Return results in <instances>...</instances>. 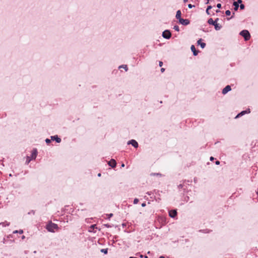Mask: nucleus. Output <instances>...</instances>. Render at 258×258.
I'll return each instance as SVG.
<instances>
[{
    "label": "nucleus",
    "instance_id": "1",
    "mask_svg": "<svg viewBox=\"0 0 258 258\" xmlns=\"http://www.w3.org/2000/svg\"><path fill=\"white\" fill-rule=\"evenodd\" d=\"M208 23L209 25H211L214 26V27H215V29L216 30H217V31H218V30H220L221 29V28H222L221 25H220L218 23H216V22H214L212 18H210L208 20Z\"/></svg>",
    "mask_w": 258,
    "mask_h": 258
},
{
    "label": "nucleus",
    "instance_id": "2",
    "mask_svg": "<svg viewBox=\"0 0 258 258\" xmlns=\"http://www.w3.org/2000/svg\"><path fill=\"white\" fill-rule=\"evenodd\" d=\"M239 34L242 36L245 41L248 40L250 38V34L249 31L247 30H242Z\"/></svg>",
    "mask_w": 258,
    "mask_h": 258
},
{
    "label": "nucleus",
    "instance_id": "3",
    "mask_svg": "<svg viewBox=\"0 0 258 258\" xmlns=\"http://www.w3.org/2000/svg\"><path fill=\"white\" fill-rule=\"evenodd\" d=\"M162 37L166 39H169L171 37V33L169 30H165L162 32Z\"/></svg>",
    "mask_w": 258,
    "mask_h": 258
},
{
    "label": "nucleus",
    "instance_id": "4",
    "mask_svg": "<svg viewBox=\"0 0 258 258\" xmlns=\"http://www.w3.org/2000/svg\"><path fill=\"white\" fill-rule=\"evenodd\" d=\"M178 23L182 25L186 26L190 23V21L188 19L181 18L178 20Z\"/></svg>",
    "mask_w": 258,
    "mask_h": 258
},
{
    "label": "nucleus",
    "instance_id": "5",
    "mask_svg": "<svg viewBox=\"0 0 258 258\" xmlns=\"http://www.w3.org/2000/svg\"><path fill=\"white\" fill-rule=\"evenodd\" d=\"M100 229L98 228V227H88V231L90 233H95L97 231H100Z\"/></svg>",
    "mask_w": 258,
    "mask_h": 258
},
{
    "label": "nucleus",
    "instance_id": "6",
    "mask_svg": "<svg viewBox=\"0 0 258 258\" xmlns=\"http://www.w3.org/2000/svg\"><path fill=\"white\" fill-rule=\"evenodd\" d=\"M59 228V227H46L48 232L53 233L58 231Z\"/></svg>",
    "mask_w": 258,
    "mask_h": 258
},
{
    "label": "nucleus",
    "instance_id": "7",
    "mask_svg": "<svg viewBox=\"0 0 258 258\" xmlns=\"http://www.w3.org/2000/svg\"><path fill=\"white\" fill-rule=\"evenodd\" d=\"M250 109H248L245 110H243L241 111L240 113H239L235 117V118H238L239 117L242 116V115H244L245 114L250 113Z\"/></svg>",
    "mask_w": 258,
    "mask_h": 258
},
{
    "label": "nucleus",
    "instance_id": "8",
    "mask_svg": "<svg viewBox=\"0 0 258 258\" xmlns=\"http://www.w3.org/2000/svg\"><path fill=\"white\" fill-rule=\"evenodd\" d=\"M169 215L171 218H175L177 215V210L176 209L170 210L169 211Z\"/></svg>",
    "mask_w": 258,
    "mask_h": 258
},
{
    "label": "nucleus",
    "instance_id": "9",
    "mask_svg": "<svg viewBox=\"0 0 258 258\" xmlns=\"http://www.w3.org/2000/svg\"><path fill=\"white\" fill-rule=\"evenodd\" d=\"M231 90V88L230 85H227L223 90H222V94H226L229 91Z\"/></svg>",
    "mask_w": 258,
    "mask_h": 258
},
{
    "label": "nucleus",
    "instance_id": "10",
    "mask_svg": "<svg viewBox=\"0 0 258 258\" xmlns=\"http://www.w3.org/2000/svg\"><path fill=\"white\" fill-rule=\"evenodd\" d=\"M108 164L112 168H114L116 166V162L114 159H111L108 161Z\"/></svg>",
    "mask_w": 258,
    "mask_h": 258
},
{
    "label": "nucleus",
    "instance_id": "11",
    "mask_svg": "<svg viewBox=\"0 0 258 258\" xmlns=\"http://www.w3.org/2000/svg\"><path fill=\"white\" fill-rule=\"evenodd\" d=\"M202 38L199 39L197 41V44H198V45H200V46L202 48H204L205 47L206 44L205 43L202 42Z\"/></svg>",
    "mask_w": 258,
    "mask_h": 258
},
{
    "label": "nucleus",
    "instance_id": "12",
    "mask_svg": "<svg viewBox=\"0 0 258 258\" xmlns=\"http://www.w3.org/2000/svg\"><path fill=\"white\" fill-rule=\"evenodd\" d=\"M190 49L194 56H196L198 55L199 51L196 50V47L194 45H192L191 46Z\"/></svg>",
    "mask_w": 258,
    "mask_h": 258
},
{
    "label": "nucleus",
    "instance_id": "13",
    "mask_svg": "<svg viewBox=\"0 0 258 258\" xmlns=\"http://www.w3.org/2000/svg\"><path fill=\"white\" fill-rule=\"evenodd\" d=\"M130 145H132L135 148H137L138 147V142L134 139L130 140Z\"/></svg>",
    "mask_w": 258,
    "mask_h": 258
},
{
    "label": "nucleus",
    "instance_id": "14",
    "mask_svg": "<svg viewBox=\"0 0 258 258\" xmlns=\"http://www.w3.org/2000/svg\"><path fill=\"white\" fill-rule=\"evenodd\" d=\"M37 154V151L36 149H34L32 151L31 154V158L33 159H35L36 157Z\"/></svg>",
    "mask_w": 258,
    "mask_h": 258
},
{
    "label": "nucleus",
    "instance_id": "15",
    "mask_svg": "<svg viewBox=\"0 0 258 258\" xmlns=\"http://www.w3.org/2000/svg\"><path fill=\"white\" fill-rule=\"evenodd\" d=\"M51 139L52 140H55L58 143H59L61 142V139L60 138L58 137L57 136H51Z\"/></svg>",
    "mask_w": 258,
    "mask_h": 258
},
{
    "label": "nucleus",
    "instance_id": "16",
    "mask_svg": "<svg viewBox=\"0 0 258 258\" xmlns=\"http://www.w3.org/2000/svg\"><path fill=\"white\" fill-rule=\"evenodd\" d=\"M181 11L180 10H178L177 12H176V15H175V18L178 20H179V19H180L181 18H182L181 17Z\"/></svg>",
    "mask_w": 258,
    "mask_h": 258
},
{
    "label": "nucleus",
    "instance_id": "17",
    "mask_svg": "<svg viewBox=\"0 0 258 258\" xmlns=\"http://www.w3.org/2000/svg\"><path fill=\"white\" fill-rule=\"evenodd\" d=\"M233 5L234 6V10L235 11H237L239 7V5L236 3V2H233Z\"/></svg>",
    "mask_w": 258,
    "mask_h": 258
},
{
    "label": "nucleus",
    "instance_id": "18",
    "mask_svg": "<svg viewBox=\"0 0 258 258\" xmlns=\"http://www.w3.org/2000/svg\"><path fill=\"white\" fill-rule=\"evenodd\" d=\"M23 233V231L22 230H15L13 232V234L19 233L20 234H22Z\"/></svg>",
    "mask_w": 258,
    "mask_h": 258
},
{
    "label": "nucleus",
    "instance_id": "19",
    "mask_svg": "<svg viewBox=\"0 0 258 258\" xmlns=\"http://www.w3.org/2000/svg\"><path fill=\"white\" fill-rule=\"evenodd\" d=\"M100 251L106 254L108 253V248L101 249Z\"/></svg>",
    "mask_w": 258,
    "mask_h": 258
},
{
    "label": "nucleus",
    "instance_id": "20",
    "mask_svg": "<svg viewBox=\"0 0 258 258\" xmlns=\"http://www.w3.org/2000/svg\"><path fill=\"white\" fill-rule=\"evenodd\" d=\"M123 68L125 69V71H127L128 70L127 65H122L119 67V69Z\"/></svg>",
    "mask_w": 258,
    "mask_h": 258
},
{
    "label": "nucleus",
    "instance_id": "21",
    "mask_svg": "<svg viewBox=\"0 0 258 258\" xmlns=\"http://www.w3.org/2000/svg\"><path fill=\"white\" fill-rule=\"evenodd\" d=\"M94 220V219L93 218H88V219H86V222L87 223H92L93 222L92 221Z\"/></svg>",
    "mask_w": 258,
    "mask_h": 258
},
{
    "label": "nucleus",
    "instance_id": "22",
    "mask_svg": "<svg viewBox=\"0 0 258 258\" xmlns=\"http://www.w3.org/2000/svg\"><path fill=\"white\" fill-rule=\"evenodd\" d=\"M32 160V159L31 157H29V156H27V160H26V164H29V162L31 161V160Z\"/></svg>",
    "mask_w": 258,
    "mask_h": 258
},
{
    "label": "nucleus",
    "instance_id": "23",
    "mask_svg": "<svg viewBox=\"0 0 258 258\" xmlns=\"http://www.w3.org/2000/svg\"><path fill=\"white\" fill-rule=\"evenodd\" d=\"M46 226H57V224L52 223L51 221L49 223V224H47Z\"/></svg>",
    "mask_w": 258,
    "mask_h": 258
},
{
    "label": "nucleus",
    "instance_id": "24",
    "mask_svg": "<svg viewBox=\"0 0 258 258\" xmlns=\"http://www.w3.org/2000/svg\"><path fill=\"white\" fill-rule=\"evenodd\" d=\"M173 29H174L175 31H179V27H178L177 25H175V26L173 27Z\"/></svg>",
    "mask_w": 258,
    "mask_h": 258
},
{
    "label": "nucleus",
    "instance_id": "25",
    "mask_svg": "<svg viewBox=\"0 0 258 258\" xmlns=\"http://www.w3.org/2000/svg\"><path fill=\"white\" fill-rule=\"evenodd\" d=\"M225 14L226 16H230L231 15V12L230 10H227L225 11Z\"/></svg>",
    "mask_w": 258,
    "mask_h": 258
},
{
    "label": "nucleus",
    "instance_id": "26",
    "mask_svg": "<svg viewBox=\"0 0 258 258\" xmlns=\"http://www.w3.org/2000/svg\"><path fill=\"white\" fill-rule=\"evenodd\" d=\"M239 8L240 10H243L244 9L245 6L243 4H241L239 5Z\"/></svg>",
    "mask_w": 258,
    "mask_h": 258
},
{
    "label": "nucleus",
    "instance_id": "27",
    "mask_svg": "<svg viewBox=\"0 0 258 258\" xmlns=\"http://www.w3.org/2000/svg\"><path fill=\"white\" fill-rule=\"evenodd\" d=\"M194 7H195V5H192L191 4H188V8H189V9H191Z\"/></svg>",
    "mask_w": 258,
    "mask_h": 258
},
{
    "label": "nucleus",
    "instance_id": "28",
    "mask_svg": "<svg viewBox=\"0 0 258 258\" xmlns=\"http://www.w3.org/2000/svg\"><path fill=\"white\" fill-rule=\"evenodd\" d=\"M138 202H139V200L138 199L136 198L134 200V204H136L138 203Z\"/></svg>",
    "mask_w": 258,
    "mask_h": 258
},
{
    "label": "nucleus",
    "instance_id": "29",
    "mask_svg": "<svg viewBox=\"0 0 258 258\" xmlns=\"http://www.w3.org/2000/svg\"><path fill=\"white\" fill-rule=\"evenodd\" d=\"M45 142H46V143L47 144H49L50 143H51V140H50V139H46L45 140Z\"/></svg>",
    "mask_w": 258,
    "mask_h": 258
},
{
    "label": "nucleus",
    "instance_id": "30",
    "mask_svg": "<svg viewBox=\"0 0 258 258\" xmlns=\"http://www.w3.org/2000/svg\"><path fill=\"white\" fill-rule=\"evenodd\" d=\"M235 2H236L237 4L239 5V4H242V0H237Z\"/></svg>",
    "mask_w": 258,
    "mask_h": 258
},
{
    "label": "nucleus",
    "instance_id": "31",
    "mask_svg": "<svg viewBox=\"0 0 258 258\" xmlns=\"http://www.w3.org/2000/svg\"><path fill=\"white\" fill-rule=\"evenodd\" d=\"M217 7L218 8V9H220L221 8V4H218L217 5Z\"/></svg>",
    "mask_w": 258,
    "mask_h": 258
},
{
    "label": "nucleus",
    "instance_id": "32",
    "mask_svg": "<svg viewBox=\"0 0 258 258\" xmlns=\"http://www.w3.org/2000/svg\"><path fill=\"white\" fill-rule=\"evenodd\" d=\"M183 186V184H180L179 185H178V188H182Z\"/></svg>",
    "mask_w": 258,
    "mask_h": 258
},
{
    "label": "nucleus",
    "instance_id": "33",
    "mask_svg": "<svg viewBox=\"0 0 258 258\" xmlns=\"http://www.w3.org/2000/svg\"><path fill=\"white\" fill-rule=\"evenodd\" d=\"M212 8V7L211 6H208L207 7V9L208 10H211Z\"/></svg>",
    "mask_w": 258,
    "mask_h": 258
},
{
    "label": "nucleus",
    "instance_id": "34",
    "mask_svg": "<svg viewBox=\"0 0 258 258\" xmlns=\"http://www.w3.org/2000/svg\"><path fill=\"white\" fill-rule=\"evenodd\" d=\"M206 14H207V15H210V13L209 10H208L207 9H206Z\"/></svg>",
    "mask_w": 258,
    "mask_h": 258
},
{
    "label": "nucleus",
    "instance_id": "35",
    "mask_svg": "<svg viewBox=\"0 0 258 258\" xmlns=\"http://www.w3.org/2000/svg\"><path fill=\"white\" fill-rule=\"evenodd\" d=\"M159 66H160V67H162V65H163V62H162V61H159Z\"/></svg>",
    "mask_w": 258,
    "mask_h": 258
},
{
    "label": "nucleus",
    "instance_id": "36",
    "mask_svg": "<svg viewBox=\"0 0 258 258\" xmlns=\"http://www.w3.org/2000/svg\"><path fill=\"white\" fill-rule=\"evenodd\" d=\"M34 213H35L34 211L32 210L30 212H29V213H28V214H34Z\"/></svg>",
    "mask_w": 258,
    "mask_h": 258
},
{
    "label": "nucleus",
    "instance_id": "37",
    "mask_svg": "<svg viewBox=\"0 0 258 258\" xmlns=\"http://www.w3.org/2000/svg\"><path fill=\"white\" fill-rule=\"evenodd\" d=\"M215 163H216V165H219L220 162L219 161H216Z\"/></svg>",
    "mask_w": 258,
    "mask_h": 258
},
{
    "label": "nucleus",
    "instance_id": "38",
    "mask_svg": "<svg viewBox=\"0 0 258 258\" xmlns=\"http://www.w3.org/2000/svg\"><path fill=\"white\" fill-rule=\"evenodd\" d=\"M219 20V18H216L215 21H214V22H216V23H217V22Z\"/></svg>",
    "mask_w": 258,
    "mask_h": 258
},
{
    "label": "nucleus",
    "instance_id": "39",
    "mask_svg": "<svg viewBox=\"0 0 258 258\" xmlns=\"http://www.w3.org/2000/svg\"><path fill=\"white\" fill-rule=\"evenodd\" d=\"M146 205V204L145 203H143L142 204V207H145Z\"/></svg>",
    "mask_w": 258,
    "mask_h": 258
},
{
    "label": "nucleus",
    "instance_id": "40",
    "mask_svg": "<svg viewBox=\"0 0 258 258\" xmlns=\"http://www.w3.org/2000/svg\"><path fill=\"white\" fill-rule=\"evenodd\" d=\"M234 14H235V13H233V15L231 17V18H227V20H229V19H230L234 17Z\"/></svg>",
    "mask_w": 258,
    "mask_h": 258
},
{
    "label": "nucleus",
    "instance_id": "41",
    "mask_svg": "<svg viewBox=\"0 0 258 258\" xmlns=\"http://www.w3.org/2000/svg\"><path fill=\"white\" fill-rule=\"evenodd\" d=\"M164 71H165V69L164 68H161V72L162 73H163Z\"/></svg>",
    "mask_w": 258,
    "mask_h": 258
},
{
    "label": "nucleus",
    "instance_id": "42",
    "mask_svg": "<svg viewBox=\"0 0 258 258\" xmlns=\"http://www.w3.org/2000/svg\"><path fill=\"white\" fill-rule=\"evenodd\" d=\"M210 159L211 161H213L214 160V158L213 157H211Z\"/></svg>",
    "mask_w": 258,
    "mask_h": 258
},
{
    "label": "nucleus",
    "instance_id": "43",
    "mask_svg": "<svg viewBox=\"0 0 258 258\" xmlns=\"http://www.w3.org/2000/svg\"><path fill=\"white\" fill-rule=\"evenodd\" d=\"M112 216H113V214H110L109 215V217H108V218H110L111 217H112Z\"/></svg>",
    "mask_w": 258,
    "mask_h": 258
},
{
    "label": "nucleus",
    "instance_id": "44",
    "mask_svg": "<svg viewBox=\"0 0 258 258\" xmlns=\"http://www.w3.org/2000/svg\"><path fill=\"white\" fill-rule=\"evenodd\" d=\"M22 239H24L25 238V236L24 235L22 236L21 237Z\"/></svg>",
    "mask_w": 258,
    "mask_h": 258
},
{
    "label": "nucleus",
    "instance_id": "45",
    "mask_svg": "<svg viewBox=\"0 0 258 258\" xmlns=\"http://www.w3.org/2000/svg\"><path fill=\"white\" fill-rule=\"evenodd\" d=\"M90 226H97V224H91Z\"/></svg>",
    "mask_w": 258,
    "mask_h": 258
},
{
    "label": "nucleus",
    "instance_id": "46",
    "mask_svg": "<svg viewBox=\"0 0 258 258\" xmlns=\"http://www.w3.org/2000/svg\"><path fill=\"white\" fill-rule=\"evenodd\" d=\"M183 1L184 3H186V2H188V0H183Z\"/></svg>",
    "mask_w": 258,
    "mask_h": 258
},
{
    "label": "nucleus",
    "instance_id": "47",
    "mask_svg": "<svg viewBox=\"0 0 258 258\" xmlns=\"http://www.w3.org/2000/svg\"><path fill=\"white\" fill-rule=\"evenodd\" d=\"M103 226H109V225L108 224H104Z\"/></svg>",
    "mask_w": 258,
    "mask_h": 258
},
{
    "label": "nucleus",
    "instance_id": "48",
    "mask_svg": "<svg viewBox=\"0 0 258 258\" xmlns=\"http://www.w3.org/2000/svg\"><path fill=\"white\" fill-rule=\"evenodd\" d=\"M216 13H219V12H220V10H217L216 11Z\"/></svg>",
    "mask_w": 258,
    "mask_h": 258
},
{
    "label": "nucleus",
    "instance_id": "49",
    "mask_svg": "<svg viewBox=\"0 0 258 258\" xmlns=\"http://www.w3.org/2000/svg\"><path fill=\"white\" fill-rule=\"evenodd\" d=\"M121 226H126V224L125 223H122Z\"/></svg>",
    "mask_w": 258,
    "mask_h": 258
},
{
    "label": "nucleus",
    "instance_id": "50",
    "mask_svg": "<svg viewBox=\"0 0 258 258\" xmlns=\"http://www.w3.org/2000/svg\"><path fill=\"white\" fill-rule=\"evenodd\" d=\"M207 3L206 4H209L210 0H207Z\"/></svg>",
    "mask_w": 258,
    "mask_h": 258
},
{
    "label": "nucleus",
    "instance_id": "51",
    "mask_svg": "<svg viewBox=\"0 0 258 258\" xmlns=\"http://www.w3.org/2000/svg\"><path fill=\"white\" fill-rule=\"evenodd\" d=\"M159 258H165V257H164V256H160L159 257Z\"/></svg>",
    "mask_w": 258,
    "mask_h": 258
},
{
    "label": "nucleus",
    "instance_id": "52",
    "mask_svg": "<svg viewBox=\"0 0 258 258\" xmlns=\"http://www.w3.org/2000/svg\"><path fill=\"white\" fill-rule=\"evenodd\" d=\"M124 164L123 163H122L121 165V167H124Z\"/></svg>",
    "mask_w": 258,
    "mask_h": 258
},
{
    "label": "nucleus",
    "instance_id": "53",
    "mask_svg": "<svg viewBox=\"0 0 258 258\" xmlns=\"http://www.w3.org/2000/svg\"><path fill=\"white\" fill-rule=\"evenodd\" d=\"M189 199V197H187V198H186V201H187Z\"/></svg>",
    "mask_w": 258,
    "mask_h": 258
},
{
    "label": "nucleus",
    "instance_id": "54",
    "mask_svg": "<svg viewBox=\"0 0 258 258\" xmlns=\"http://www.w3.org/2000/svg\"><path fill=\"white\" fill-rule=\"evenodd\" d=\"M189 199V197H187V198H186V201H187Z\"/></svg>",
    "mask_w": 258,
    "mask_h": 258
},
{
    "label": "nucleus",
    "instance_id": "55",
    "mask_svg": "<svg viewBox=\"0 0 258 258\" xmlns=\"http://www.w3.org/2000/svg\"><path fill=\"white\" fill-rule=\"evenodd\" d=\"M98 176H101V173H98Z\"/></svg>",
    "mask_w": 258,
    "mask_h": 258
},
{
    "label": "nucleus",
    "instance_id": "56",
    "mask_svg": "<svg viewBox=\"0 0 258 258\" xmlns=\"http://www.w3.org/2000/svg\"><path fill=\"white\" fill-rule=\"evenodd\" d=\"M130 258H137V257H132V256H130Z\"/></svg>",
    "mask_w": 258,
    "mask_h": 258
},
{
    "label": "nucleus",
    "instance_id": "57",
    "mask_svg": "<svg viewBox=\"0 0 258 258\" xmlns=\"http://www.w3.org/2000/svg\"><path fill=\"white\" fill-rule=\"evenodd\" d=\"M127 145H129V141H128V142H127Z\"/></svg>",
    "mask_w": 258,
    "mask_h": 258
},
{
    "label": "nucleus",
    "instance_id": "58",
    "mask_svg": "<svg viewBox=\"0 0 258 258\" xmlns=\"http://www.w3.org/2000/svg\"><path fill=\"white\" fill-rule=\"evenodd\" d=\"M157 175H161V174H159V173H157Z\"/></svg>",
    "mask_w": 258,
    "mask_h": 258
},
{
    "label": "nucleus",
    "instance_id": "59",
    "mask_svg": "<svg viewBox=\"0 0 258 258\" xmlns=\"http://www.w3.org/2000/svg\"><path fill=\"white\" fill-rule=\"evenodd\" d=\"M145 258H148V257L147 256H145Z\"/></svg>",
    "mask_w": 258,
    "mask_h": 258
}]
</instances>
